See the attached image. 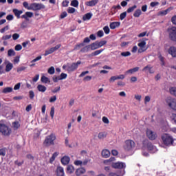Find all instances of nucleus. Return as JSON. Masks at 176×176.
<instances>
[{"label": "nucleus", "mask_w": 176, "mask_h": 176, "mask_svg": "<svg viewBox=\"0 0 176 176\" xmlns=\"http://www.w3.org/2000/svg\"><path fill=\"white\" fill-rule=\"evenodd\" d=\"M30 10L34 12H36L38 10H41V9H45V5L42 3H32L30 4Z\"/></svg>", "instance_id": "nucleus-5"}, {"label": "nucleus", "mask_w": 176, "mask_h": 176, "mask_svg": "<svg viewBox=\"0 0 176 176\" xmlns=\"http://www.w3.org/2000/svg\"><path fill=\"white\" fill-rule=\"evenodd\" d=\"M104 45H107V41H101L100 42H98V47H102Z\"/></svg>", "instance_id": "nucleus-46"}, {"label": "nucleus", "mask_w": 176, "mask_h": 176, "mask_svg": "<svg viewBox=\"0 0 176 176\" xmlns=\"http://www.w3.org/2000/svg\"><path fill=\"white\" fill-rule=\"evenodd\" d=\"M56 174L57 176H65L64 173V168L62 166H58L56 170Z\"/></svg>", "instance_id": "nucleus-15"}, {"label": "nucleus", "mask_w": 176, "mask_h": 176, "mask_svg": "<svg viewBox=\"0 0 176 176\" xmlns=\"http://www.w3.org/2000/svg\"><path fill=\"white\" fill-rule=\"evenodd\" d=\"M61 47V44H58L56 45L55 47H51L49 50H45V53L44 54V56H49V54H52V53H54L56 50H58Z\"/></svg>", "instance_id": "nucleus-12"}, {"label": "nucleus", "mask_w": 176, "mask_h": 176, "mask_svg": "<svg viewBox=\"0 0 176 176\" xmlns=\"http://www.w3.org/2000/svg\"><path fill=\"white\" fill-rule=\"evenodd\" d=\"M148 41L147 38H144L142 40H139V43L138 44V46L140 47L138 49V47L136 45L133 46V47L131 50V52L133 53H138L141 54L144 53V52H146L148 50V47H146V41Z\"/></svg>", "instance_id": "nucleus-1"}, {"label": "nucleus", "mask_w": 176, "mask_h": 176, "mask_svg": "<svg viewBox=\"0 0 176 176\" xmlns=\"http://www.w3.org/2000/svg\"><path fill=\"white\" fill-rule=\"evenodd\" d=\"M93 16V14L91 13H87L85 14L83 17H82V20L84 21H86L87 20H90V19H91V17Z\"/></svg>", "instance_id": "nucleus-29"}, {"label": "nucleus", "mask_w": 176, "mask_h": 176, "mask_svg": "<svg viewBox=\"0 0 176 176\" xmlns=\"http://www.w3.org/2000/svg\"><path fill=\"white\" fill-rule=\"evenodd\" d=\"M37 90H38L41 93H45V91L47 90V88L43 85H37Z\"/></svg>", "instance_id": "nucleus-24"}, {"label": "nucleus", "mask_w": 176, "mask_h": 176, "mask_svg": "<svg viewBox=\"0 0 176 176\" xmlns=\"http://www.w3.org/2000/svg\"><path fill=\"white\" fill-rule=\"evenodd\" d=\"M147 148L151 153H155V152H157V148H156V147L151 143H148Z\"/></svg>", "instance_id": "nucleus-17"}, {"label": "nucleus", "mask_w": 176, "mask_h": 176, "mask_svg": "<svg viewBox=\"0 0 176 176\" xmlns=\"http://www.w3.org/2000/svg\"><path fill=\"white\" fill-rule=\"evenodd\" d=\"M13 69V64L11 63H9L6 66V72H10L12 69Z\"/></svg>", "instance_id": "nucleus-34"}, {"label": "nucleus", "mask_w": 176, "mask_h": 176, "mask_svg": "<svg viewBox=\"0 0 176 176\" xmlns=\"http://www.w3.org/2000/svg\"><path fill=\"white\" fill-rule=\"evenodd\" d=\"M168 35L170 41H173V42H176V28L172 27L168 29Z\"/></svg>", "instance_id": "nucleus-7"}, {"label": "nucleus", "mask_w": 176, "mask_h": 176, "mask_svg": "<svg viewBox=\"0 0 176 176\" xmlns=\"http://www.w3.org/2000/svg\"><path fill=\"white\" fill-rule=\"evenodd\" d=\"M47 72L48 74H50V75H54L55 72L54 67L52 66L51 67H50L47 70Z\"/></svg>", "instance_id": "nucleus-43"}, {"label": "nucleus", "mask_w": 176, "mask_h": 176, "mask_svg": "<svg viewBox=\"0 0 176 176\" xmlns=\"http://www.w3.org/2000/svg\"><path fill=\"white\" fill-rule=\"evenodd\" d=\"M13 13L17 17V19H20V15L23 14V11L19 10L17 9L13 10Z\"/></svg>", "instance_id": "nucleus-27"}, {"label": "nucleus", "mask_w": 176, "mask_h": 176, "mask_svg": "<svg viewBox=\"0 0 176 176\" xmlns=\"http://www.w3.org/2000/svg\"><path fill=\"white\" fill-rule=\"evenodd\" d=\"M9 30V25H6V27L3 28L0 30L1 34H3L6 31Z\"/></svg>", "instance_id": "nucleus-54"}, {"label": "nucleus", "mask_w": 176, "mask_h": 176, "mask_svg": "<svg viewBox=\"0 0 176 176\" xmlns=\"http://www.w3.org/2000/svg\"><path fill=\"white\" fill-rule=\"evenodd\" d=\"M0 133H1L3 135H10V133H12V129L5 124L3 120L0 121Z\"/></svg>", "instance_id": "nucleus-3"}, {"label": "nucleus", "mask_w": 176, "mask_h": 176, "mask_svg": "<svg viewBox=\"0 0 176 176\" xmlns=\"http://www.w3.org/2000/svg\"><path fill=\"white\" fill-rule=\"evenodd\" d=\"M16 52H20V50H21V49H23V46H21V45L20 44H17L15 47H14Z\"/></svg>", "instance_id": "nucleus-55"}, {"label": "nucleus", "mask_w": 176, "mask_h": 176, "mask_svg": "<svg viewBox=\"0 0 176 176\" xmlns=\"http://www.w3.org/2000/svg\"><path fill=\"white\" fill-rule=\"evenodd\" d=\"M74 164H75V166H82V164H83V162H82L80 160H76L74 162Z\"/></svg>", "instance_id": "nucleus-63"}, {"label": "nucleus", "mask_w": 176, "mask_h": 176, "mask_svg": "<svg viewBox=\"0 0 176 176\" xmlns=\"http://www.w3.org/2000/svg\"><path fill=\"white\" fill-rule=\"evenodd\" d=\"M120 25V22H112L110 23V28L111 30H115V28H118Z\"/></svg>", "instance_id": "nucleus-25"}, {"label": "nucleus", "mask_w": 176, "mask_h": 176, "mask_svg": "<svg viewBox=\"0 0 176 176\" xmlns=\"http://www.w3.org/2000/svg\"><path fill=\"white\" fill-rule=\"evenodd\" d=\"M135 146V143L133 140H128L125 141V144L124 145V148L126 151H131Z\"/></svg>", "instance_id": "nucleus-9"}, {"label": "nucleus", "mask_w": 176, "mask_h": 176, "mask_svg": "<svg viewBox=\"0 0 176 176\" xmlns=\"http://www.w3.org/2000/svg\"><path fill=\"white\" fill-rule=\"evenodd\" d=\"M8 149L6 148H3L0 149V156H6Z\"/></svg>", "instance_id": "nucleus-41"}, {"label": "nucleus", "mask_w": 176, "mask_h": 176, "mask_svg": "<svg viewBox=\"0 0 176 176\" xmlns=\"http://www.w3.org/2000/svg\"><path fill=\"white\" fill-rule=\"evenodd\" d=\"M97 36L99 37V38H102V36H104V32L102 30H99L98 32H97Z\"/></svg>", "instance_id": "nucleus-60"}, {"label": "nucleus", "mask_w": 176, "mask_h": 176, "mask_svg": "<svg viewBox=\"0 0 176 176\" xmlns=\"http://www.w3.org/2000/svg\"><path fill=\"white\" fill-rule=\"evenodd\" d=\"M140 69V67H136L133 69H130L128 71L126 72V74L127 75L128 74H134L135 72H138V71Z\"/></svg>", "instance_id": "nucleus-28"}, {"label": "nucleus", "mask_w": 176, "mask_h": 176, "mask_svg": "<svg viewBox=\"0 0 176 176\" xmlns=\"http://www.w3.org/2000/svg\"><path fill=\"white\" fill-rule=\"evenodd\" d=\"M115 160H116L115 157H111L109 160H104V164H107V165H109V164H111V163H112V162H115Z\"/></svg>", "instance_id": "nucleus-32"}, {"label": "nucleus", "mask_w": 176, "mask_h": 176, "mask_svg": "<svg viewBox=\"0 0 176 176\" xmlns=\"http://www.w3.org/2000/svg\"><path fill=\"white\" fill-rule=\"evenodd\" d=\"M121 56H122V57H129V56H131V53L130 52H122Z\"/></svg>", "instance_id": "nucleus-50"}, {"label": "nucleus", "mask_w": 176, "mask_h": 176, "mask_svg": "<svg viewBox=\"0 0 176 176\" xmlns=\"http://www.w3.org/2000/svg\"><path fill=\"white\" fill-rule=\"evenodd\" d=\"M166 102L171 109L176 111V99L168 97L166 99Z\"/></svg>", "instance_id": "nucleus-6"}, {"label": "nucleus", "mask_w": 176, "mask_h": 176, "mask_svg": "<svg viewBox=\"0 0 176 176\" xmlns=\"http://www.w3.org/2000/svg\"><path fill=\"white\" fill-rule=\"evenodd\" d=\"M57 100V96H54L50 98V102H55Z\"/></svg>", "instance_id": "nucleus-64"}, {"label": "nucleus", "mask_w": 176, "mask_h": 176, "mask_svg": "<svg viewBox=\"0 0 176 176\" xmlns=\"http://www.w3.org/2000/svg\"><path fill=\"white\" fill-rule=\"evenodd\" d=\"M69 5V1L68 0H65L62 2V6L63 8H68Z\"/></svg>", "instance_id": "nucleus-45"}, {"label": "nucleus", "mask_w": 176, "mask_h": 176, "mask_svg": "<svg viewBox=\"0 0 176 176\" xmlns=\"http://www.w3.org/2000/svg\"><path fill=\"white\" fill-rule=\"evenodd\" d=\"M89 47L91 50H97V49H100L98 47V41H96L95 43L90 44Z\"/></svg>", "instance_id": "nucleus-21"}, {"label": "nucleus", "mask_w": 176, "mask_h": 176, "mask_svg": "<svg viewBox=\"0 0 176 176\" xmlns=\"http://www.w3.org/2000/svg\"><path fill=\"white\" fill-rule=\"evenodd\" d=\"M142 14V12H141V10L138 9L135 11V12L133 13V16L134 17H140V16Z\"/></svg>", "instance_id": "nucleus-39"}, {"label": "nucleus", "mask_w": 176, "mask_h": 176, "mask_svg": "<svg viewBox=\"0 0 176 176\" xmlns=\"http://www.w3.org/2000/svg\"><path fill=\"white\" fill-rule=\"evenodd\" d=\"M170 93L173 96H175L176 97V88L175 87H172L170 89Z\"/></svg>", "instance_id": "nucleus-52"}, {"label": "nucleus", "mask_w": 176, "mask_h": 176, "mask_svg": "<svg viewBox=\"0 0 176 176\" xmlns=\"http://www.w3.org/2000/svg\"><path fill=\"white\" fill-rule=\"evenodd\" d=\"M102 157H104V159H107V157L111 156V152L108 149H104L102 151Z\"/></svg>", "instance_id": "nucleus-18"}, {"label": "nucleus", "mask_w": 176, "mask_h": 176, "mask_svg": "<svg viewBox=\"0 0 176 176\" xmlns=\"http://www.w3.org/2000/svg\"><path fill=\"white\" fill-rule=\"evenodd\" d=\"M75 171V168L72 165H68L67 167V174H73Z\"/></svg>", "instance_id": "nucleus-22"}, {"label": "nucleus", "mask_w": 176, "mask_h": 176, "mask_svg": "<svg viewBox=\"0 0 176 176\" xmlns=\"http://www.w3.org/2000/svg\"><path fill=\"white\" fill-rule=\"evenodd\" d=\"M70 5L74 8H78L79 6V1L78 0H72Z\"/></svg>", "instance_id": "nucleus-37"}, {"label": "nucleus", "mask_w": 176, "mask_h": 176, "mask_svg": "<svg viewBox=\"0 0 176 176\" xmlns=\"http://www.w3.org/2000/svg\"><path fill=\"white\" fill-rule=\"evenodd\" d=\"M85 173H86V169L84 168H80L76 170V175L80 176L82 174H85Z\"/></svg>", "instance_id": "nucleus-20"}, {"label": "nucleus", "mask_w": 176, "mask_h": 176, "mask_svg": "<svg viewBox=\"0 0 176 176\" xmlns=\"http://www.w3.org/2000/svg\"><path fill=\"white\" fill-rule=\"evenodd\" d=\"M146 136L148 138V140H151V141H155V140L157 138V133H156V132L151 129H147Z\"/></svg>", "instance_id": "nucleus-10"}, {"label": "nucleus", "mask_w": 176, "mask_h": 176, "mask_svg": "<svg viewBox=\"0 0 176 176\" xmlns=\"http://www.w3.org/2000/svg\"><path fill=\"white\" fill-rule=\"evenodd\" d=\"M42 83H50V79L45 76H42L41 78Z\"/></svg>", "instance_id": "nucleus-31"}, {"label": "nucleus", "mask_w": 176, "mask_h": 176, "mask_svg": "<svg viewBox=\"0 0 176 176\" xmlns=\"http://www.w3.org/2000/svg\"><path fill=\"white\" fill-rule=\"evenodd\" d=\"M23 5L25 9H27L28 10H30L31 4H29L28 2L25 1L23 3Z\"/></svg>", "instance_id": "nucleus-40"}, {"label": "nucleus", "mask_w": 176, "mask_h": 176, "mask_svg": "<svg viewBox=\"0 0 176 176\" xmlns=\"http://www.w3.org/2000/svg\"><path fill=\"white\" fill-rule=\"evenodd\" d=\"M111 167H113V168L122 170V168H126V164L124 162H118L112 163Z\"/></svg>", "instance_id": "nucleus-11"}, {"label": "nucleus", "mask_w": 176, "mask_h": 176, "mask_svg": "<svg viewBox=\"0 0 176 176\" xmlns=\"http://www.w3.org/2000/svg\"><path fill=\"white\" fill-rule=\"evenodd\" d=\"M90 45H86L85 47H84L82 49L80 50V52L81 53H87L90 51Z\"/></svg>", "instance_id": "nucleus-35"}, {"label": "nucleus", "mask_w": 176, "mask_h": 176, "mask_svg": "<svg viewBox=\"0 0 176 176\" xmlns=\"http://www.w3.org/2000/svg\"><path fill=\"white\" fill-rule=\"evenodd\" d=\"M103 31H104V32L107 34V35H108V34H109V27H108V26H104V28H103Z\"/></svg>", "instance_id": "nucleus-58"}, {"label": "nucleus", "mask_w": 176, "mask_h": 176, "mask_svg": "<svg viewBox=\"0 0 176 176\" xmlns=\"http://www.w3.org/2000/svg\"><path fill=\"white\" fill-rule=\"evenodd\" d=\"M170 11L171 8H168L165 10L160 11V12H158V16H166V14H167V13Z\"/></svg>", "instance_id": "nucleus-30"}, {"label": "nucleus", "mask_w": 176, "mask_h": 176, "mask_svg": "<svg viewBox=\"0 0 176 176\" xmlns=\"http://www.w3.org/2000/svg\"><path fill=\"white\" fill-rule=\"evenodd\" d=\"M19 38H20V34H17V33H14L12 35V39L13 41H17V39H19Z\"/></svg>", "instance_id": "nucleus-57"}, {"label": "nucleus", "mask_w": 176, "mask_h": 176, "mask_svg": "<svg viewBox=\"0 0 176 176\" xmlns=\"http://www.w3.org/2000/svg\"><path fill=\"white\" fill-rule=\"evenodd\" d=\"M102 52H104V50H96L91 54V56H98V54H101Z\"/></svg>", "instance_id": "nucleus-44"}, {"label": "nucleus", "mask_w": 176, "mask_h": 176, "mask_svg": "<svg viewBox=\"0 0 176 176\" xmlns=\"http://www.w3.org/2000/svg\"><path fill=\"white\" fill-rule=\"evenodd\" d=\"M98 3V0H91L89 1H87L85 5L87 6H96Z\"/></svg>", "instance_id": "nucleus-19"}, {"label": "nucleus", "mask_w": 176, "mask_h": 176, "mask_svg": "<svg viewBox=\"0 0 176 176\" xmlns=\"http://www.w3.org/2000/svg\"><path fill=\"white\" fill-rule=\"evenodd\" d=\"M144 72H149V74H153V71H152V66L151 65H148L146 67H144L142 69Z\"/></svg>", "instance_id": "nucleus-23"}, {"label": "nucleus", "mask_w": 176, "mask_h": 176, "mask_svg": "<svg viewBox=\"0 0 176 176\" xmlns=\"http://www.w3.org/2000/svg\"><path fill=\"white\" fill-rule=\"evenodd\" d=\"M115 80H118V77L117 76H111L109 79V82L110 83H113V82H115Z\"/></svg>", "instance_id": "nucleus-56"}, {"label": "nucleus", "mask_w": 176, "mask_h": 176, "mask_svg": "<svg viewBox=\"0 0 176 176\" xmlns=\"http://www.w3.org/2000/svg\"><path fill=\"white\" fill-rule=\"evenodd\" d=\"M126 16H127L126 12H124L121 13L120 15V20H124V19H126Z\"/></svg>", "instance_id": "nucleus-49"}, {"label": "nucleus", "mask_w": 176, "mask_h": 176, "mask_svg": "<svg viewBox=\"0 0 176 176\" xmlns=\"http://www.w3.org/2000/svg\"><path fill=\"white\" fill-rule=\"evenodd\" d=\"M107 138L106 132H100L98 135V138H99V140H104V138Z\"/></svg>", "instance_id": "nucleus-36"}, {"label": "nucleus", "mask_w": 176, "mask_h": 176, "mask_svg": "<svg viewBox=\"0 0 176 176\" xmlns=\"http://www.w3.org/2000/svg\"><path fill=\"white\" fill-rule=\"evenodd\" d=\"M52 79L55 83H57V82H58V80H61V78L60 76H54Z\"/></svg>", "instance_id": "nucleus-62"}, {"label": "nucleus", "mask_w": 176, "mask_h": 176, "mask_svg": "<svg viewBox=\"0 0 176 176\" xmlns=\"http://www.w3.org/2000/svg\"><path fill=\"white\" fill-rule=\"evenodd\" d=\"M34 16V13L31 12H26L25 14L21 16L22 19H25V20H27L28 21V19H31V17Z\"/></svg>", "instance_id": "nucleus-16"}, {"label": "nucleus", "mask_w": 176, "mask_h": 176, "mask_svg": "<svg viewBox=\"0 0 176 176\" xmlns=\"http://www.w3.org/2000/svg\"><path fill=\"white\" fill-rule=\"evenodd\" d=\"M70 160L71 158L69 156L65 155L61 158L60 162L63 166H67L69 164Z\"/></svg>", "instance_id": "nucleus-14"}, {"label": "nucleus", "mask_w": 176, "mask_h": 176, "mask_svg": "<svg viewBox=\"0 0 176 176\" xmlns=\"http://www.w3.org/2000/svg\"><path fill=\"white\" fill-rule=\"evenodd\" d=\"M57 156H58V152H55L53 153L52 156L50 159V163H51V164H52L53 162H54V160H56V157H57Z\"/></svg>", "instance_id": "nucleus-33"}, {"label": "nucleus", "mask_w": 176, "mask_h": 176, "mask_svg": "<svg viewBox=\"0 0 176 176\" xmlns=\"http://www.w3.org/2000/svg\"><path fill=\"white\" fill-rule=\"evenodd\" d=\"M168 54H170L172 57L176 58V47L171 46L169 47L168 50Z\"/></svg>", "instance_id": "nucleus-13"}, {"label": "nucleus", "mask_w": 176, "mask_h": 176, "mask_svg": "<svg viewBox=\"0 0 176 176\" xmlns=\"http://www.w3.org/2000/svg\"><path fill=\"white\" fill-rule=\"evenodd\" d=\"M162 142L166 146H170V145H173L174 144V138L173 136L169 134L165 133L162 135Z\"/></svg>", "instance_id": "nucleus-2"}, {"label": "nucleus", "mask_w": 176, "mask_h": 176, "mask_svg": "<svg viewBox=\"0 0 176 176\" xmlns=\"http://www.w3.org/2000/svg\"><path fill=\"white\" fill-rule=\"evenodd\" d=\"M12 38V35H4L2 36L1 40L2 41H8Z\"/></svg>", "instance_id": "nucleus-51"}, {"label": "nucleus", "mask_w": 176, "mask_h": 176, "mask_svg": "<svg viewBox=\"0 0 176 176\" xmlns=\"http://www.w3.org/2000/svg\"><path fill=\"white\" fill-rule=\"evenodd\" d=\"M159 59L161 61V65H164V58L162 55H158Z\"/></svg>", "instance_id": "nucleus-61"}, {"label": "nucleus", "mask_w": 176, "mask_h": 176, "mask_svg": "<svg viewBox=\"0 0 176 176\" xmlns=\"http://www.w3.org/2000/svg\"><path fill=\"white\" fill-rule=\"evenodd\" d=\"M56 140V135L52 133L47 136L43 142L44 146H50V145H54V141Z\"/></svg>", "instance_id": "nucleus-4"}, {"label": "nucleus", "mask_w": 176, "mask_h": 176, "mask_svg": "<svg viewBox=\"0 0 176 176\" xmlns=\"http://www.w3.org/2000/svg\"><path fill=\"white\" fill-rule=\"evenodd\" d=\"M8 57H12V56H16V52H14V50L10 49L8 51Z\"/></svg>", "instance_id": "nucleus-38"}, {"label": "nucleus", "mask_w": 176, "mask_h": 176, "mask_svg": "<svg viewBox=\"0 0 176 176\" xmlns=\"http://www.w3.org/2000/svg\"><path fill=\"white\" fill-rule=\"evenodd\" d=\"M75 12H76V9L72 7H69L67 9V12L69 14L75 13Z\"/></svg>", "instance_id": "nucleus-48"}, {"label": "nucleus", "mask_w": 176, "mask_h": 176, "mask_svg": "<svg viewBox=\"0 0 176 176\" xmlns=\"http://www.w3.org/2000/svg\"><path fill=\"white\" fill-rule=\"evenodd\" d=\"M83 46H85L84 43L78 44V45L75 46L74 50H79V49H80V47H83Z\"/></svg>", "instance_id": "nucleus-53"}, {"label": "nucleus", "mask_w": 176, "mask_h": 176, "mask_svg": "<svg viewBox=\"0 0 176 176\" xmlns=\"http://www.w3.org/2000/svg\"><path fill=\"white\" fill-rule=\"evenodd\" d=\"M135 9H137V6L135 5H134L133 6L128 8L126 12H127V13H131V12H134Z\"/></svg>", "instance_id": "nucleus-47"}, {"label": "nucleus", "mask_w": 176, "mask_h": 176, "mask_svg": "<svg viewBox=\"0 0 176 176\" xmlns=\"http://www.w3.org/2000/svg\"><path fill=\"white\" fill-rule=\"evenodd\" d=\"M61 90V87H56L54 89H52V93H58Z\"/></svg>", "instance_id": "nucleus-59"}, {"label": "nucleus", "mask_w": 176, "mask_h": 176, "mask_svg": "<svg viewBox=\"0 0 176 176\" xmlns=\"http://www.w3.org/2000/svg\"><path fill=\"white\" fill-rule=\"evenodd\" d=\"M12 91H13V87H8L3 89L2 93L4 94H8V93H12Z\"/></svg>", "instance_id": "nucleus-26"}, {"label": "nucleus", "mask_w": 176, "mask_h": 176, "mask_svg": "<svg viewBox=\"0 0 176 176\" xmlns=\"http://www.w3.org/2000/svg\"><path fill=\"white\" fill-rule=\"evenodd\" d=\"M12 127L14 130H17V129L20 127V124L19 123V122H14L12 123Z\"/></svg>", "instance_id": "nucleus-42"}, {"label": "nucleus", "mask_w": 176, "mask_h": 176, "mask_svg": "<svg viewBox=\"0 0 176 176\" xmlns=\"http://www.w3.org/2000/svg\"><path fill=\"white\" fill-rule=\"evenodd\" d=\"M82 64L80 60L77 61V63H73L72 64L69 63L67 71L68 72H74L76 69H78V67Z\"/></svg>", "instance_id": "nucleus-8"}]
</instances>
